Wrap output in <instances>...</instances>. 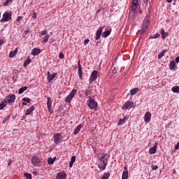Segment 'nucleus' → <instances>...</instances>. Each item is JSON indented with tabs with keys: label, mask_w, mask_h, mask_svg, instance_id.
I'll use <instances>...</instances> for the list:
<instances>
[{
	"label": "nucleus",
	"mask_w": 179,
	"mask_h": 179,
	"mask_svg": "<svg viewBox=\"0 0 179 179\" xmlns=\"http://www.w3.org/2000/svg\"><path fill=\"white\" fill-rule=\"evenodd\" d=\"M112 73H117V69H115V67H114L113 69L112 70Z\"/></svg>",
	"instance_id": "obj_51"
},
{
	"label": "nucleus",
	"mask_w": 179,
	"mask_h": 179,
	"mask_svg": "<svg viewBox=\"0 0 179 179\" xmlns=\"http://www.w3.org/2000/svg\"><path fill=\"white\" fill-rule=\"evenodd\" d=\"M41 36H47V29L41 31Z\"/></svg>",
	"instance_id": "obj_44"
},
{
	"label": "nucleus",
	"mask_w": 179,
	"mask_h": 179,
	"mask_svg": "<svg viewBox=\"0 0 179 179\" xmlns=\"http://www.w3.org/2000/svg\"><path fill=\"white\" fill-rule=\"evenodd\" d=\"M76 93H78V90H76V89L72 90L70 94L65 98L64 101L66 103H71L73 97L76 96Z\"/></svg>",
	"instance_id": "obj_2"
},
{
	"label": "nucleus",
	"mask_w": 179,
	"mask_h": 179,
	"mask_svg": "<svg viewBox=\"0 0 179 179\" xmlns=\"http://www.w3.org/2000/svg\"><path fill=\"white\" fill-rule=\"evenodd\" d=\"M6 104L7 103H6L5 101L2 103H0V110H3V108L6 107Z\"/></svg>",
	"instance_id": "obj_36"
},
{
	"label": "nucleus",
	"mask_w": 179,
	"mask_h": 179,
	"mask_svg": "<svg viewBox=\"0 0 179 179\" xmlns=\"http://www.w3.org/2000/svg\"><path fill=\"white\" fill-rule=\"evenodd\" d=\"M10 163H12V162L9 161L8 163V166H10Z\"/></svg>",
	"instance_id": "obj_59"
},
{
	"label": "nucleus",
	"mask_w": 179,
	"mask_h": 179,
	"mask_svg": "<svg viewBox=\"0 0 179 179\" xmlns=\"http://www.w3.org/2000/svg\"><path fill=\"white\" fill-rule=\"evenodd\" d=\"M30 62H31V59H30L29 57L25 60V62H24V68H27V65H29V64H30Z\"/></svg>",
	"instance_id": "obj_30"
},
{
	"label": "nucleus",
	"mask_w": 179,
	"mask_h": 179,
	"mask_svg": "<svg viewBox=\"0 0 179 179\" xmlns=\"http://www.w3.org/2000/svg\"><path fill=\"white\" fill-rule=\"evenodd\" d=\"M150 19V17H149L148 16H147L143 22V26L141 27L142 29V32L141 34H145V33L146 32V29H148V27H149V20Z\"/></svg>",
	"instance_id": "obj_3"
},
{
	"label": "nucleus",
	"mask_w": 179,
	"mask_h": 179,
	"mask_svg": "<svg viewBox=\"0 0 179 179\" xmlns=\"http://www.w3.org/2000/svg\"><path fill=\"white\" fill-rule=\"evenodd\" d=\"M0 18H1V13H0Z\"/></svg>",
	"instance_id": "obj_62"
},
{
	"label": "nucleus",
	"mask_w": 179,
	"mask_h": 179,
	"mask_svg": "<svg viewBox=\"0 0 179 179\" xmlns=\"http://www.w3.org/2000/svg\"><path fill=\"white\" fill-rule=\"evenodd\" d=\"M57 179H66V173L65 172L59 173L57 176Z\"/></svg>",
	"instance_id": "obj_20"
},
{
	"label": "nucleus",
	"mask_w": 179,
	"mask_h": 179,
	"mask_svg": "<svg viewBox=\"0 0 179 179\" xmlns=\"http://www.w3.org/2000/svg\"><path fill=\"white\" fill-rule=\"evenodd\" d=\"M55 162V159H52V157H49L48 159V164H50V166H52Z\"/></svg>",
	"instance_id": "obj_34"
},
{
	"label": "nucleus",
	"mask_w": 179,
	"mask_h": 179,
	"mask_svg": "<svg viewBox=\"0 0 179 179\" xmlns=\"http://www.w3.org/2000/svg\"><path fill=\"white\" fill-rule=\"evenodd\" d=\"M54 142L56 143V145H59V143H61L62 142V135L59 133H57L54 134L53 136Z\"/></svg>",
	"instance_id": "obj_8"
},
{
	"label": "nucleus",
	"mask_w": 179,
	"mask_h": 179,
	"mask_svg": "<svg viewBox=\"0 0 179 179\" xmlns=\"http://www.w3.org/2000/svg\"><path fill=\"white\" fill-rule=\"evenodd\" d=\"M22 106H27V103L26 102H22Z\"/></svg>",
	"instance_id": "obj_58"
},
{
	"label": "nucleus",
	"mask_w": 179,
	"mask_h": 179,
	"mask_svg": "<svg viewBox=\"0 0 179 179\" xmlns=\"http://www.w3.org/2000/svg\"><path fill=\"white\" fill-rule=\"evenodd\" d=\"M139 12H140V13H142V10H140Z\"/></svg>",
	"instance_id": "obj_61"
},
{
	"label": "nucleus",
	"mask_w": 179,
	"mask_h": 179,
	"mask_svg": "<svg viewBox=\"0 0 179 179\" xmlns=\"http://www.w3.org/2000/svg\"><path fill=\"white\" fill-rule=\"evenodd\" d=\"M172 92H173V93H179V87L178 86L173 87Z\"/></svg>",
	"instance_id": "obj_33"
},
{
	"label": "nucleus",
	"mask_w": 179,
	"mask_h": 179,
	"mask_svg": "<svg viewBox=\"0 0 179 179\" xmlns=\"http://www.w3.org/2000/svg\"><path fill=\"white\" fill-rule=\"evenodd\" d=\"M36 17H37V14L36 13V12L34 11L32 14V19H36Z\"/></svg>",
	"instance_id": "obj_46"
},
{
	"label": "nucleus",
	"mask_w": 179,
	"mask_h": 179,
	"mask_svg": "<svg viewBox=\"0 0 179 179\" xmlns=\"http://www.w3.org/2000/svg\"><path fill=\"white\" fill-rule=\"evenodd\" d=\"M122 124H125V122L123 120V119H120L117 122V125H122Z\"/></svg>",
	"instance_id": "obj_41"
},
{
	"label": "nucleus",
	"mask_w": 179,
	"mask_h": 179,
	"mask_svg": "<svg viewBox=\"0 0 179 179\" xmlns=\"http://www.w3.org/2000/svg\"><path fill=\"white\" fill-rule=\"evenodd\" d=\"M4 43H5V41L3 39H0V47L1 45H3Z\"/></svg>",
	"instance_id": "obj_47"
},
{
	"label": "nucleus",
	"mask_w": 179,
	"mask_h": 179,
	"mask_svg": "<svg viewBox=\"0 0 179 179\" xmlns=\"http://www.w3.org/2000/svg\"><path fill=\"white\" fill-rule=\"evenodd\" d=\"M10 119V115H7L3 120V123L5 124V122H7V121H9Z\"/></svg>",
	"instance_id": "obj_38"
},
{
	"label": "nucleus",
	"mask_w": 179,
	"mask_h": 179,
	"mask_svg": "<svg viewBox=\"0 0 179 179\" xmlns=\"http://www.w3.org/2000/svg\"><path fill=\"white\" fill-rule=\"evenodd\" d=\"M152 170H157V169H159V167L157 166V165H152Z\"/></svg>",
	"instance_id": "obj_48"
},
{
	"label": "nucleus",
	"mask_w": 179,
	"mask_h": 179,
	"mask_svg": "<svg viewBox=\"0 0 179 179\" xmlns=\"http://www.w3.org/2000/svg\"><path fill=\"white\" fill-rule=\"evenodd\" d=\"M138 92H139V88H133L130 90V94L131 96H135V94H138Z\"/></svg>",
	"instance_id": "obj_22"
},
{
	"label": "nucleus",
	"mask_w": 179,
	"mask_h": 179,
	"mask_svg": "<svg viewBox=\"0 0 179 179\" xmlns=\"http://www.w3.org/2000/svg\"><path fill=\"white\" fill-rule=\"evenodd\" d=\"M176 62L174 61H171L170 64H169V69L171 71H174V69H176Z\"/></svg>",
	"instance_id": "obj_24"
},
{
	"label": "nucleus",
	"mask_w": 179,
	"mask_h": 179,
	"mask_svg": "<svg viewBox=\"0 0 179 179\" xmlns=\"http://www.w3.org/2000/svg\"><path fill=\"white\" fill-rule=\"evenodd\" d=\"M109 177H110V173L108 172L103 174L101 179H108Z\"/></svg>",
	"instance_id": "obj_35"
},
{
	"label": "nucleus",
	"mask_w": 179,
	"mask_h": 179,
	"mask_svg": "<svg viewBox=\"0 0 179 179\" xmlns=\"http://www.w3.org/2000/svg\"><path fill=\"white\" fill-rule=\"evenodd\" d=\"M40 52H41V50L37 48H35L32 50L31 55H34V56L38 55Z\"/></svg>",
	"instance_id": "obj_21"
},
{
	"label": "nucleus",
	"mask_w": 179,
	"mask_h": 179,
	"mask_svg": "<svg viewBox=\"0 0 179 179\" xmlns=\"http://www.w3.org/2000/svg\"><path fill=\"white\" fill-rule=\"evenodd\" d=\"M101 33H103V27H100L96 31L95 40H99L100 37H101Z\"/></svg>",
	"instance_id": "obj_16"
},
{
	"label": "nucleus",
	"mask_w": 179,
	"mask_h": 179,
	"mask_svg": "<svg viewBox=\"0 0 179 179\" xmlns=\"http://www.w3.org/2000/svg\"><path fill=\"white\" fill-rule=\"evenodd\" d=\"M9 3H12V0H7L6 1H5L3 3V6H8V5H9Z\"/></svg>",
	"instance_id": "obj_40"
},
{
	"label": "nucleus",
	"mask_w": 179,
	"mask_h": 179,
	"mask_svg": "<svg viewBox=\"0 0 179 179\" xmlns=\"http://www.w3.org/2000/svg\"><path fill=\"white\" fill-rule=\"evenodd\" d=\"M22 101L25 103H30V99L29 98H23Z\"/></svg>",
	"instance_id": "obj_42"
},
{
	"label": "nucleus",
	"mask_w": 179,
	"mask_h": 179,
	"mask_svg": "<svg viewBox=\"0 0 179 179\" xmlns=\"http://www.w3.org/2000/svg\"><path fill=\"white\" fill-rule=\"evenodd\" d=\"M24 177H26V178L27 179H31V174L29 173H24Z\"/></svg>",
	"instance_id": "obj_39"
},
{
	"label": "nucleus",
	"mask_w": 179,
	"mask_h": 179,
	"mask_svg": "<svg viewBox=\"0 0 179 179\" xmlns=\"http://www.w3.org/2000/svg\"><path fill=\"white\" fill-rule=\"evenodd\" d=\"M176 64H178V62H179V56L176 58Z\"/></svg>",
	"instance_id": "obj_54"
},
{
	"label": "nucleus",
	"mask_w": 179,
	"mask_h": 179,
	"mask_svg": "<svg viewBox=\"0 0 179 179\" xmlns=\"http://www.w3.org/2000/svg\"><path fill=\"white\" fill-rule=\"evenodd\" d=\"M48 82H51L52 80H54V78H55V76H57V73H53L52 75H51V73H50V71H48Z\"/></svg>",
	"instance_id": "obj_15"
},
{
	"label": "nucleus",
	"mask_w": 179,
	"mask_h": 179,
	"mask_svg": "<svg viewBox=\"0 0 179 179\" xmlns=\"http://www.w3.org/2000/svg\"><path fill=\"white\" fill-rule=\"evenodd\" d=\"M128 118H129V116H125V117L123 118L124 122H125L126 121H128Z\"/></svg>",
	"instance_id": "obj_52"
},
{
	"label": "nucleus",
	"mask_w": 179,
	"mask_h": 179,
	"mask_svg": "<svg viewBox=\"0 0 179 179\" xmlns=\"http://www.w3.org/2000/svg\"><path fill=\"white\" fill-rule=\"evenodd\" d=\"M59 58H60V59H64V53H59Z\"/></svg>",
	"instance_id": "obj_45"
},
{
	"label": "nucleus",
	"mask_w": 179,
	"mask_h": 179,
	"mask_svg": "<svg viewBox=\"0 0 179 179\" xmlns=\"http://www.w3.org/2000/svg\"><path fill=\"white\" fill-rule=\"evenodd\" d=\"M47 107L49 113H52V100L50 97L48 98Z\"/></svg>",
	"instance_id": "obj_14"
},
{
	"label": "nucleus",
	"mask_w": 179,
	"mask_h": 179,
	"mask_svg": "<svg viewBox=\"0 0 179 179\" xmlns=\"http://www.w3.org/2000/svg\"><path fill=\"white\" fill-rule=\"evenodd\" d=\"M78 75L80 80H83V70L82 69V64H80V59L78 62Z\"/></svg>",
	"instance_id": "obj_7"
},
{
	"label": "nucleus",
	"mask_w": 179,
	"mask_h": 179,
	"mask_svg": "<svg viewBox=\"0 0 179 179\" xmlns=\"http://www.w3.org/2000/svg\"><path fill=\"white\" fill-rule=\"evenodd\" d=\"M16 54H17V48H15L13 51H11L9 54V57L10 58H13V57H15V55H16Z\"/></svg>",
	"instance_id": "obj_26"
},
{
	"label": "nucleus",
	"mask_w": 179,
	"mask_h": 179,
	"mask_svg": "<svg viewBox=\"0 0 179 179\" xmlns=\"http://www.w3.org/2000/svg\"><path fill=\"white\" fill-rule=\"evenodd\" d=\"M15 99L16 96H15V94H10L4 99V101L5 103L12 104V103H14Z\"/></svg>",
	"instance_id": "obj_10"
},
{
	"label": "nucleus",
	"mask_w": 179,
	"mask_h": 179,
	"mask_svg": "<svg viewBox=\"0 0 179 179\" xmlns=\"http://www.w3.org/2000/svg\"><path fill=\"white\" fill-rule=\"evenodd\" d=\"M73 166V162H69V167L72 168Z\"/></svg>",
	"instance_id": "obj_55"
},
{
	"label": "nucleus",
	"mask_w": 179,
	"mask_h": 179,
	"mask_svg": "<svg viewBox=\"0 0 179 179\" xmlns=\"http://www.w3.org/2000/svg\"><path fill=\"white\" fill-rule=\"evenodd\" d=\"M160 37V34H155L153 36H151L150 38H159Z\"/></svg>",
	"instance_id": "obj_37"
},
{
	"label": "nucleus",
	"mask_w": 179,
	"mask_h": 179,
	"mask_svg": "<svg viewBox=\"0 0 179 179\" xmlns=\"http://www.w3.org/2000/svg\"><path fill=\"white\" fill-rule=\"evenodd\" d=\"M71 163H75L76 162V156H72L71 159L70 161Z\"/></svg>",
	"instance_id": "obj_43"
},
{
	"label": "nucleus",
	"mask_w": 179,
	"mask_h": 179,
	"mask_svg": "<svg viewBox=\"0 0 179 179\" xmlns=\"http://www.w3.org/2000/svg\"><path fill=\"white\" fill-rule=\"evenodd\" d=\"M34 110H36V108H34V106H32L31 108L26 110L25 115H30V114H31V113L34 111Z\"/></svg>",
	"instance_id": "obj_23"
},
{
	"label": "nucleus",
	"mask_w": 179,
	"mask_h": 179,
	"mask_svg": "<svg viewBox=\"0 0 179 179\" xmlns=\"http://www.w3.org/2000/svg\"><path fill=\"white\" fill-rule=\"evenodd\" d=\"M167 52V50H162L159 55H158V58L160 59V58L164 57V55Z\"/></svg>",
	"instance_id": "obj_29"
},
{
	"label": "nucleus",
	"mask_w": 179,
	"mask_h": 179,
	"mask_svg": "<svg viewBox=\"0 0 179 179\" xmlns=\"http://www.w3.org/2000/svg\"><path fill=\"white\" fill-rule=\"evenodd\" d=\"M152 120V113L150 112H146L144 115V121L146 124H149Z\"/></svg>",
	"instance_id": "obj_12"
},
{
	"label": "nucleus",
	"mask_w": 179,
	"mask_h": 179,
	"mask_svg": "<svg viewBox=\"0 0 179 179\" xmlns=\"http://www.w3.org/2000/svg\"><path fill=\"white\" fill-rule=\"evenodd\" d=\"M87 104L90 108H91V110H93V108H97V102H96V101H94L93 98H90L87 101Z\"/></svg>",
	"instance_id": "obj_9"
},
{
	"label": "nucleus",
	"mask_w": 179,
	"mask_h": 179,
	"mask_svg": "<svg viewBox=\"0 0 179 179\" xmlns=\"http://www.w3.org/2000/svg\"><path fill=\"white\" fill-rule=\"evenodd\" d=\"M85 96L88 97V96H90L92 94V91L90 90H86L84 92Z\"/></svg>",
	"instance_id": "obj_32"
},
{
	"label": "nucleus",
	"mask_w": 179,
	"mask_h": 179,
	"mask_svg": "<svg viewBox=\"0 0 179 179\" xmlns=\"http://www.w3.org/2000/svg\"><path fill=\"white\" fill-rule=\"evenodd\" d=\"M161 35L163 39L166 38V37H167V36H169V33L168 32H165L164 31V29H161Z\"/></svg>",
	"instance_id": "obj_25"
},
{
	"label": "nucleus",
	"mask_w": 179,
	"mask_h": 179,
	"mask_svg": "<svg viewBox=\"0 0 179 179\" xmlns=\"http://www.w3.org/2000/svg\"><path fill=\"white\" fill-rule=\"evenodd\" d=\"M122 108V110H131V108H135V103L127 101L123 104Z\"/></svg>",
	"instance_id": "obj_5"
},
{
	"label": "nucleus",
	"mask_w": 179,
	"mask_h": 179,
	"mask_svg": "<svg viewBox=\"0 0 179 179\" xmlns=\"http://www.w3.org/2000/svg\"><path fill=\"white\" fill-rule=\"evenodd\" d=\"M166 2H168V3H171V2H173V0H166Z\"/></svg>",
	"instance_id": "obj_56"
},
{
	"label": "nucleus",
	"mask_w": 179,
	"mask_h": 179,
	"mask_svg": "<svg viewBox=\"0 0 179 179\" xmlns=\"http://www.w3.org/2000/svg\"><path fill=\"white\" fill-rule=\"evenodd\" d=\"M109 157L110 155H108L107 154H102L101 157L98 158V160L99 161L98 167L99 169H100V170H106V168L107 167V162Z\"/></svg>",
	"instance_id": "obj_1"
},
{
	"label": "nucleus",
	"mask_w": 179,
	"mask_h": 179,
	"mask_svg": "<svg viewBox=\"0 0 179 179\" xmlns=\"http://www.w3.org/2000/svg\"><path fill=\"white\" fill-rule=\"evenodd\" d=\"M31 163L35 167H38V166H40V159H38L37 156H34L31 158Z\"/></svg>",
	"instance_id": "obj_13"
},
{
	"label": "nucleus",
	"mask_w": 179,
	"mask_h": 179,
	"mask_svg": "<svg viewBox=\"0 0 179 179\" xmlns=\"http://www.w3.org/2000/svg\"><path fill=\"white\" fill-rule=\"evenodd\" d=\"M110 33H111V31H110V30L103 31V32L102 33V37H103L104 38H106V37H108V36H110Z\"/></svg>",
	"instance_id": "obj_27"
},
{
	"label": "nucleus",
	"mask_w": 179,
	"mask_h": 179,
	"mask_svg": "<svg viewBox=\"0 0 179 179\" xmlns=\"http://www.w3.org/2000/svg\"><path fill=\"white\" fill-rule=\"evenodd\" d=\"M148 1H149V0H143V2H144L145 3H148Z\"/></svg>",
	"instance_id": "obj_57"
},
{
	"label": "nucleus",
	"mask_w": 179,
	"mask_h": 179,
	"mask_svg": "<svg viewBox=\"0 0 179 179\" xmlns=\"http://www.w3.org/2000/svg\"><path fill=\"white\" fill-rule=\"evenodd\" d=\"M175 149L176 150H178V149H179V141L178 142V143L175 145Z\"/></svg>",
	"instance_id": "obj_53"
},
{
	"label": "nucleus",
	"mask_w": 179,
	"mask_h": 179,
	"mask_svg": "<svg viewBox=\"0 0 179 179\" xmlns=\"http://www.w3.org/2000/svg\"><path fill=\"white\" fill-rule=\"evenodd\" d=\"M22 19H23V17L22 16H18L17 19V22H20V20H22Z\"/></svg>",
	"instance_id": "obj_50"
},
{
	"label": "nucleus",
	"mask_w": 179,
	"mask_h": 179,
	"mask_svg": "<svg viewBox=\"0 0 179 179\" xmlns=\"http://www.w3.org/2000/svg\"><path fill=\"white\" fill-rule=\"evenodd\" d=\"M138 5H139V1L133 0L131 8H130L131 15H135V12L136 11Z\"/></svg>",
	"instance_id": "obj_6"
},
{
	"label": "nucleus",
	"mask_w": 179,
	"mask_h": 179,
	"mask_svg": "<svg viewBox=\"0 0 179 179\" xmlns=\"http://www.w3.org/2000/svg\"><path fill=\"white\" fill-rule=\"evenodd\" d=\"M83 127V124H79L74 130L73 134L74 135H78L79 132H80V130Z\"/></svg>",
	"instance_id": "obj_18"
},
{
	"label": "nucleus",
	"mask_w": 179,
	"mask_h": 179,
	"mask_svg": "<svg viewBox=\"0 0 179 179\" xmlns=\"http://www.w3.org/2000/svg\"><path fill=\"white\" fill-rule=\"evenodd\" d=\"M9 20H12V14L6 11L3 14V18L1 19L0 22H1V23H5V22H9Z\"/></svg>",
	"instance_id": "obj_4"
},
{
	"label": "nucleus",
	"mask_w": 179,
	"mask_h": 179,
	"mask_svg": "<svg viewBox=\"0 0 179 179\" xmlns=\"http://www.w3.org/2000/svg\"><path fill=\"white\" fill-rule=\"evenodd\" d=\"M90 41V40H89V39H85V41H84V45H86V44H88V43Z\"/></svg>",
	"instance_id": "obj_49"
},
{
	"label": "nucleus",
	"mask_w": 179,
	"mask_h": 179,
	"mask_svg": "<svg viewBox=\"0 0 179 179\" xmlns=\"http://www.w3.org/2000/svg\"><path fill=\"white\" fill-rule=\"evenodd\" d=\"M50 38V34H46L42 39V43H48V40Z\"/></svg>",
	"instance_id": "obj_28"
},
{
	"label": "nucleus",
	"mask_w": 179,
	"mask_h": 179,
	"mask_svg": "<svg viewBox=\"0 0 179 179\" xmlns=\"http://www.w3.org/2000/svg\"><path fill=\"white\" fill-rule=\"evenodd\" d=\"M97 73H99V72L96 70L92 71L89 80V83H93V82L97 79Z\"/></svg>",
	"instance_id": "obj_11"
},
{
	"label": "nucleus",
	"mask_w": 179,
	"mask_h": 179,
	"mask_svg": "<svg viewBox=\"0 0 179 179\" xmlns=\"http://www.w3.org/2000/svg\"><path fill=\"white\" fill-rule=\"evenodd\" d=\"M26 90H27V87H23L19 89L18 90V93L19 94H22V93H23L24 92H26Z\"/></svg>",
	"instance_id": "obj_31"
},
{
	"label": "nucleus",
	"mask_w": 179,
	"mask_h": 179,
	"mask_svg": "<svg viewBox=\"0 0 179 179\" xmlns=\"http://www.w3.org/2000/svg\"><path fill=\"white\" fill-rule=\"evenodd\" d=\"M122 179H128V168L124 167V170L122 175Z\"/></svg>",
	"instance_id": "obj_19"
},
{
	"label": "nucleus",
	"mask_w": 179,
	"mask_h": 179,
	"mask_svg": "<svg viewBox=\"0 0 179 179\" xmlns=\"http://www.w3.org/2000/svg\"><path fill=\"white\" fill-rule=\"evenodd\" d=\"M56 159H57V157H55L52 159V160H55V162Z\"/></svg>",
	"instance_id": "obj_60"
},
{
	"label": "nucleus",
	"mask_w": 179,
	"mask_h": 179,
	"mask_svg": "<svg viewBox=\"0 0 179 179\" xmlns=\"http://www.w3.org/2000/svg\"><path fill=\"white\" fill-rule=\"evenodd\" d=\"M157 150V143H155V145L149 150L150 155H155Z\"/></svg>",
	"instance_id": "obj_17"
}]
</instances>
